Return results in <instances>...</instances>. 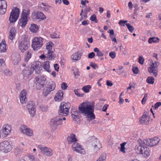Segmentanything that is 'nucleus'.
<instances>
[{
	"label": "nucleus",
	"instance_id": "1",
	"mask_svg": "<svg viewBox=\"0 0 161 161\" xmlns=\"http://www.w3.org/2000/svg\"><path fill=\"white\" fill-rule=\"evenodd\" d=\"M94 107L89 105L86 103H83L79 106V112L75 111L74 113L71 112L72 117L75 118V117L79 119L78 114H83L85 116H87V119L89 121L94 119L95 118L93 113Z\"/></svg>",
	"mask_w": 161,
	"mask_h": 161
},
{
	"label": "nucleus",
	"instance_id": "2",
	"mask_svg": "<svg viewBox=\"0 0 161 161\" xmlns=\"http://www.w3.org/2000/svg\"><path fill=\"white\" fill-rule=\"evenodd\" d=\"M89 145L93 150L96 152L102 147L101 144L95 137H90L88 138Z\"/></svg>",
	"mask_w": 161,
	"mask_h": 161
},
{
	"label": "nucleus",
	"instance_id": "3",
	"mask_svg": "<svg viewBox=\"0 0 161 161\" xmlns=\"http://www.w3.org/2000/svg\"><path fill=\"white\" fill-rule=\"evenodd\" d=\"M44 39L42 37H35L32 40L31 47L33 49L37 51L42 46Z\"/></svg>",
	"mask_w": 161,
	"mask_h": 161
},
{
	"label": "nucleus",
	"instance_id": "4",
	"mask_svg": "<svg viewBox=\"0 0 161 161\" xmlns=\"http://www.w3.org/2000/svg\"><path fill=\"white\" fill-rule=\"evenodd\" d=\"M62 123V119L59 116H56L52 119L50 125L52 130H55Z\"/></svg>",
	"mask_w": 161,
	"mask_h": 161
},
{
	"label": "nucleus",
	"instance_id": "5",
	"mask_svg": "<svg viewBox=\"0 0 161 161\" xmlns=\"http://www.w3.org/2000/svg\"><path fill=\"white\" fill-rule=\"evenodd\" d=\"M30 14V10H24L21 15L20 19H19L18 25L22 27H25L28 21V16Z\"/></svg>",
	"mask_w": 161,
	"mask_h": 161
},
{
	"label": "nucleus",
	"instance_id": "6",
	"mask_svg": "<svg viewBox=\"0 0 161 161\" xmlns=\"http://www.w3.org/2000/svg\"><path fill=\"white\" fill-rule=\"evenodd\" d=\"M20 14L19 9L17 7L13 8L10 13L9 20L10 23L15 22L18 19Z\"/></svg>",
	"mask_w": 161,
	"mask_h": 161
},
{
	"label": "nucleus",
	"instance_id": "7",
	"mask_svg": "<svg viewBox=\"0 0 161 161\" xmlns=\"http://www.w3.org/2000/svg\"><path fill=\"white\" fill-rule=\"evenodd\" d=\"M29 41L26 39H21L18 42V47L22 52L26 51L30 46Z\"/></svg>",
	"mask_w": 161,
	"mask_h": 161
},
{
	"label": "nucleus",
	"instance_id": "8",
	"mask_svg": "<svg viewBox=\"0 0 161 161\" xmlns=\"http://www.w3.org/2000/svg\"><path fill=\"white\" fill-rule=\"evenodd\" d=\"M160 139L157 137H155L152 139H147L142 141V144H144L147 146L153 147L157 145L160 142Z\"/></svg>",
	"mask_w": 161,
	"mask_h": 161
},
{
	"label": "nucleus",
	"instance_id": "9",
	"mask_svg": "<svg viewBox=\"0 0 161 161\" xmlns=\"http://www.w3.org/2000/svg\"><path fill=\"white\" fill-rule=\"evenodd\" d=\"M12 149V146L7 141H4L0 143V151L6 153L10 152Z\"/></svg>",
	"mask_w": 161,
	"mask_h": 161
},
{
	"label": "nucleus",
	"instance_id": "10",
	"mask_svg": "<svg viewBox=\"0 0 161 161\" xmlns=\"http://www.w3.org/2000/svg\"><path fill=\"white\" fill-rule=\"evenodd\" d=\"M31 68V70H33V72L35 71V73L39 74L42 69L41 63L38 61L34 62Z\"/></svg>",
	"mask_w": 161,
	"mask_h": 161
},
{
	"label": "nucleus",
	"instance_id": "11",
	"mask_svg": "<svg viewBox=\"0 0 161 161\" xmlns=\"http://www.w3.org/2000/svg\"><path fill=\"white\" fill-rule=\"evenodd\" d=\"M36 106L35 103L32 101L28 102L27 108L31 117H33L36 111Z\"/></svg>",
	"mask_w": 161,
	"mask_h": 161
},
{
	"label": "nucleus",
	"instance_id": "12",
	"mask_svg": "<svg viewBox=\"0 0 161 161\" xmlns=\"http://www.w3.org/2000/svg\"><path fill=\"white\" fill-rule=\"evenodd\" d=\"M38 147L40 149L43 154L47 156H51L53 153L52 149L46 147H43L42 145H38Z\"/></svg>",
	"mask_w": 161,
	"mask_h": 161
},
{
	"label": "nucleus",
	"instance_id": "13",
	"mask_svg": "<svg viewBox=\"0 0 161 161\" xmlns=\"http://www.w3.org/2000/svg\"><path fill=\"white\" fill-rule=\"evenodd\" d=\"M36 85L39 86L38 88H42L44 86V85L45 84L46 78L45 77L42 76H39L36 77Z\"/></svg>",
	"mask_w": 161,
	"mask_h": 161
},
{
	"label": "nucleus",
	"instance_id": "14",
	"mask_svg": "<svg viewBox=\"0 0 161 161\" xmlns=\"http://www.w3.org/2000/svg\"><path fill=\"white\" fill-rule=\"evenodd\" d=\"M73 150L82 154H85V150L77 142L74 143L72 146Z\"/></svg>",
	"mask_w": 161,
	"mask_h": 161
},
{
	"label": "nucleus",
	"instance_id": "15",
	"mask_svg": "<svg viewBox=\"0 0 161 161\" xmlns=\"http://www.w3.org/2000/svg\"><path fill=\"white\" fill-rule=\"evenodd\" d=\"M21 132L27 136H31L33 135V131L30 128L25 125H22L20 129Z\"/></svg>",
	"mask_w": 161,
	"mask_h": 161
},
{
	"label": "nucleus",
	"instance_id": "16",
	"mask_svg": "<svg viewBox=\"0 0 161 161\" xmlns=\"http://www.w3.org/2000/svg\"><path fill=\"white\" fill-rule=\"evenodd\" d=\"M11 130V126L6 125H4L3 127L1 132L3 134V136L5 137L7 136L10 133Z\"/></svg>",
	"mask_w": 161,
	"mask_h": 161
},
{
	"label": "nucleus",
	"instance_id": "17",
	"mask_svg": "<svg viewBox=\"0 0 161 161\" xmlns=\"http://www.w3.org/2000/svg\"><path fill=\"white\" fill-rule=\"evenodd\" d=\"M148 113L145 111L142 116V124L147 125L149 124L150 118L148 117Z\"/></svg>",
	"mask_w": 161,
	"mask_h": 161
},
{
	"label": "nucleus",
	"instance_id": "18",
	"mask_svg": "<svg viewBox=\"0 0 161 161\" xmlns=\"http://www.w3.org/2000/svg\"><path fill=\"white\" fill-rule=\"evenodd\" d=\"M144 144H142V155L143 157H147L150 154V151L149 148L144 146Z\"/></svg>",
	"mask_w": 161,
	"mask_h": 161
},
{
	"label": "nucleus",
	"instance_id": "19",
	"mask_svg": "<svg viewBox=\"0 0 161 161\" xmlns=\"http://www.w3.org/2000/svg\"><path fill=\"white\" fill-rule=\"evenodd\" d=\"M157 66H155L154 63H152L148 68V71L150 73H152L153 75L156 77L157 75L158 70L157 69Z\"/></svg>",
	"mask_w": 161,
	"mask_h": 161
},
{
	"label": "nucleus",
	"instance_id": "20",
	"mask_svg": "<svg viewBox=\"0 0 161 161\" xmlns=\"http://www.w3.org/2000/svg\"><path fill=\"white\" fill-rule=\"evenodd\" d=\"M70 106V104L69 103L63 102L61 103L58 110V114H61L63 112V110L69 109Z\"/></svg>",
	"mask_w": 161,
	"mask_h": 161
},
{
	"label": "nucleus",
	"instance_id": "21",
	"mask_svg": "<svg viewBox=\"0 0 161 161\" xmlns=\"http://www.w3.org/2000/svg\"><path fill=\"white\" fill-rule=\"evenodd\" d=\"M22 73L25 77H28L33 74V70L29 67H25L22 69Z\"/></svg>",
	"mask_w": 161,
	"mask_h": 161
},
{
	"label": "nucleus",
	"instance_id": "22",
	"mask_svg": "<svg viewBox=\"0 0 161 161\" xmlns=\"http://www.w3.org/2000/svg\"><path fill=\"white\" fill-rule=\"evenodd\" d=\"M26 92L25 90H22L20 94L19 98L20 102L22 104L26 103L27 100L26 97Z\"/></svg>",
	"mask_w": 161,
	"mask_h": 161
},
{
	"label": "nucleus",
	"instance_id": "23",
	"mask_svg": "<svg viewBox=\"0 0 161 161\" xmlns=\"http://www.w3.org/2000/svg\"><path fill=\"white\" fill-rule=\"evenodd\" d=\"M63 95L64 92L62 90L58 91L54 98L55 100L58 102L61 101L63 98Z\"/></svg>",
	"mask_w": 161,
	"mask_h": 161
},
{
	"label": "nucleus",
	"instance_id": "24",
	"mask_svg": "<svg viewBox=\"0 0 161 161\" xmlns=\"http://www.w3.org/2000/svg\"><path fill=\"white\" fill-rule=\"evenodd\" d=\"M82 51H80L77 52L75 53L72 55L71 56V58L73 60H80L81 55L82 54Z\"/></svg>",
	"mask_w": 161,
	"mask_h": 161
},
{
	"label": "nucleus",
	"instance_id": "25",
	"mask_svg": "<svg viewBox=\"0 0 161 161\" xmlns=\"http://www.w3.org/2000/svg\"><path fill=\"white\" fill-rule=\"evenodd\" d=\"M76 136L73 134H71L70 136L67 137V141L68 143L70 144L73 142L77 141V138L75 137Z\"/></svg>",
	"mask_w": 161,
	"mask_h": 161
},
{
	"label": "nucleus",
	"instance_id": "26",
	"mask_svg": "<svg viewBox=\"0 0 161 161\" xmlns=\"http://www.w3.org/2000/svg\"><path fill=\"white\" fill-rule=\"evenodd\" d=\"M6 50V42L4 40H3L0 44V53L5 52Z\"/></svg>",
	"mask_w": 161,
	"mask_h": 161
},
{
	"label": "nucleus",
	"instance_id": "27",
	"mask_svg": "<svg viewBox=\"0 0 161 161\" xmlns=\"http://www.w3.org/2000/svg\"><path fill=\"white\" fill-rule=\"evenodd\" d=\"M16 31L15 29L12 27L9 31V38L10 40H13L16 35Z\"/></svg>",
	"mask_w": 161,
	"mask_h": 161
},
{
	"label": "nucleus",
	"instance_id": "28",
	"mask_svg": "<svg viewBox=\"0 0 161 161\" xmlns=\"http://www.w3.org/2000/svg\"><path fill=\"white\" fill-rule=\"evenodd\" d=\"M138 145H136L135 147V149L138 154H141V139H139L137 140Z\"/></svg>",
	"mask_w": 161,
	"mask_h": 161
},
{
	"label": "nucleus",
	"instance_id": "29",
	"mask_svg": "<svg viewBox=\"0 0 161 161\" xmlns=\"http://www.w3.org/2000/svg\"><path fill=\"white\" fill-rule=\"evenodd\" d=\"M50 67L48 61H46L44 62L43 64V67L46 71L49 72H50Z\"/></svg>",
	"mask_w": 161,
	"mask_h": 161
},
{
	"label": "nucleus",
	"instance_id": "30",
	"mask_svg": "<svg viewBox=\"0 0 161 161\" xmlns=\"http://www.w3.org/2000/svg\"><path fill=\"white\" fill-rule=\"evenodd\" d=\"M36 18L37 19H40L42 20L46 19V16L42 12L40 11H38L36 13Z\"/></svg>",
	"mask_w": 161,
	"mask_h": 161
},
{
	"label": "nucleus",
	"instance_id": "31",
	"mask_svg": "<svg viewBox=\"0 0 161 161\" xmlns=\"http://www.w3.org/2000/svg\"><path fill=\"white\" fill-rule=\"evenodd\" d=\"M159 39L158 37H150L148 40L149 43L151 44L152 43H157L159 42Z\"/></svg>",
	"mask_w": 161,
	"mask_h": 161
},
{
	"label": "nucleus",
	"instance_id": "32",
	"mask_svg": "<svg viewBox=\"0 0 161 161\" xmlns=\"http://www.w3.org/2000/svg\"><path fill=\"white\" fill-rule=\"evenodd\" d=\"M47 87L50 89V91H53L54 90L56 85L54 82L52 81L49 82Z\"/></svg>",
	"mask_w": 161,
	"mask_h": 161
},
{
	"label": "nucleus",
	"instance_id": "33",
	"mask_svg": "<svg viewBox=\"0 0 161 161\" xmlns=\"http://www.w3.org/2000/svg\"><path fill=\"white\" fill-rule=\"evenodd\" d=\"M30 29L31 32L34 33L36 32L38 30V27L36 24H32L31 25Z\"/></svg>",
	"mask_w": 161,
	"mask_h": 161
},
{
	"label": "nucleus",
	"instance_id": "34",
	"mask_svg": "<svg viewBox=\"0 0 161 161\" xmlns=\"http://www.w3.org/2000/svg\"><path fill=\"white\" fill-rule=\"evenodd\" d=\"M55 56L54 54L53 51L48 52L47 54V58L49 60L54 59Z\"/></svg>",
	"mask_w": 161,
	"mask_h": 161
},
{
	"label": "nucleus",
	"instance_id": "35",
	"mask_svg": "<svg viewBox=\"0 0 161 161\" xmlns=\"http://www.w3.org/2000/svg\"><path fill=\"white\" fill-rule=\"evenodd\" d=\"M20 60L19 56L18 54H17V56L13 58L12 63L14 65H17L19 63Z\"/></svg>",
	"mask_w": 161,
	"mask_h": 161
},
{
	"label": "nucleus",
	"instance_id": "36",
	"mask_svg": "<svg viewBox=\"0 0 161 161\" xmlns=\"http://www.w3.org/2000/svg\"><path fill=\"white\" fill-rule=\"evenodd\" d=\"M14 150V153L16 156L19 155L22 152V149L18 147H15Z\"/></svg>",
	"mask_w": 161,
	"mask_h": 161
},
{
	"label": "nucleus",
	"instance_id": "37",
	"mask_svg": "<svg viewBox=\"0 0 161 161\" xmlns=\"http://www.w3.org/2000/svg\"><path fill=\"white\" fill-rule=\"evenodd\" d=\"M31 57V53L30 52H27L25 57V62L28 61Z\"/></svg>",
	"mask_w": 161,
	"mask_h": 161
},
{
	"label": "nucleus",
	"instance_id": "38",
	"mask_svg": "<svg viewBox=\"0 0 161 161\" xmlns=\"http://www.w3.org/2000/svg\"><path fill=\"white\" fill-rule=\"evenodd\" d=\"M91 88V86L90 85H87L84 86L82 88V90L86 93L88 92Z\"/></svg>",
	"mask_w": 161,
	"mask_h": 161
},
{
	"label": "nucleus",
	"instance_id": "39",
	"mask_svg": "<svg viewBox=\"0 0 161 161\" xmlns=\"http://www.w3.org/2000/svg\"><path fill=\"white\" fill-rule=\"evenodd\" d=\"M146 81L147 83L153 84L154 82V78L152 76H149L147 78Z\"/></svg>",
	"mask_w": 161,
	"mask_h": 161
},
{
	"label": "nucleus",
	"instance_id": "40",
	"mask_svg": "<svg viewBox=\"0 0 161 161\" xmlns=\"http://www.w3.org/2000/svg\"><path fill=\"white\" fill-rule=\"evenodd\" d=\"M52 91H50V89H49L47 87L45 88L43 90V95L45 96H47L48 94L50 92Z\"/></svg>",
	"mask_w": 161,
	"mask_h": 161
},
{
	"label": "nucleus",
	"instance_id": "41",
	"mask_svg": "<svg viewBox=\"0 0 161 161\" xmlns=\"http://www.w3.org/2000/svg\"><path fill=\"white\" fill-rule=\"evenodd\" d=\"M53 44L52 42H48L46 45V49L47 50L48 52L52 51L51 49H52V46Z\"/></svg>",
	"mask_w": 161,
	"mask_h": 161
},
{
	"label": "nucleus",
	"instance_id": "42",
	"mask_svg": "<svg viewBox=\"0 0 161 161\" xmlns=\"http://www.w3.org/2000/svg\"><path fill=\"white\" fill-rule=\"evenodd\" d=\"M0 7L7 8V4L5 0H0Z\"/></svg>",
	"mask_w": 161,
	"mask_h": 161
},
{
	"label": "nucleus",
	"instance_id": "43",
	"mask_svg": "<svg viewBox=\"0 0 161 161\" xmlns=\"http://www.w3.org/2000/svg\"><path fill=\"white\" fill-rule=\"evenodd\" d=\"M126 144V142H124L120 144V151L123 153H125V145Z\"/></svg>",
	"mask_w": 161,
	"mask_h": 161
},
{
	"label": "nucleus",
	"instance_id": "44",
	"mask_svg": "<svg viewBox=\"0 0 161 161\" xmlns=\"http://www.w3.org/2000/svg\"><path fill=\"white\" fill-rule=\"evenodd\" d=\"M125 25H126L129 31L131 33L133 32L134 29V27L131 26L129 23H126Z\"/></svg>",
	"mask_w": 161,
	"mask_h": 161
},
{
	"label": "nucleus",
	"instance_id": "45",
	"mask_svg": "<svg viewBox=\"0 0 161 161\" xmlns=\"http://www.w3.org/2000/svg\"><path fill=\"white\" fill-rule=\"evenodd\" d=\"M105 155L102 154L96 161H105Z\"/></svg>",
	"mask_w": 161,
	"mask_h": 161
},
{
	"label": "nucleus",
	"instance_id": "46",
	"mask_svg": "<svg viewBox=\"0 0 161 161\" xmlns=\"http://www.w3.org/2000/svg\"><path fill=\"white\" fill-rule=\"evenodd\" d=\"M90 19L93 21H94L96 23L98 22L97 20V17L95 14H93L92 15L90 18Z\"/></svg>",
	"mask_w": 161,
	"mask_h": 161
},
{
	"label": "nucleus",
	"instance_id": "47",
	"mask_svg": "<svg viewBox=\"0 0 161 161\" xmlns=\"http://www.w3.org/2000/svg\"><path fill=\"white\" fill-rule=\"evenodd\" d=\"M147 93H145L144 95V97L143 98L142 100V103L143 104H144L146 102V101L147 99Z\"/></svg>",
	"mask_w": 161,
	"mask_h": 161
},
{
	"label": "nucleus",
	"instance_id": "48",
	"mask_svg": "<svg viewBox=\"0 0 161 161\" xmlns=\"http://www.w3.org/2000/svg\"><path fill=\"white\" fill-rule=\"evenodd\" d=\"M51 37L52 38H58L59 36V35L56 32H53L50 34Z\"/></svg>",
	"mask_w": 161,
	"mask_h": 161
},
{
	"label": "nucleus",
	"instance_id": "49",
	"mask_svg": "<svg viewBox=\"0 0 161 161\" xmlns=\"http://www.w3.org/2000/svg\"><path fill=\"white\" fill-rule=\"evenodd\" d=\"M69 109H66L65 110H63V112L61 114H58L59 115L66 116L69 113Z\"/></svg>",
	"mask_w": 161,
	"mask_h": 161
},
{
	"label": "nucleus",
	"instance_id": "50",
	"mask_svg": "<svg viewBox=\"0 0 161 161\" xmlns=\"http://www.w3.org/2000/svg\"><path fill=\"white\" fill-rule=\"evenodd\" d=\"M116 56V53L114 51L111 52L109 53V56L112 59L114 58Z\"/></svg>",
	"mask_w": 161,
	"mask_h": 161
},
{
	"label": "nucleus",
	"instance_id": "51",
	"mask_svg": "<svg viewBox=\"0 0 161 161\" xmlns=\"http://www.w3.org/2000/svg\"><path fill=\"white\" fill-rule=\"evenodd\" d=\"M127 22V20H121L119 21V24L121 26H125V23Z\"/></svg>",
	"mask_w": 161,
	"mask_h": 161
},
{
	"label": "nucleus",
	"instance_id": "52",
	"mask_svg": "<svg viewBox=\"0 0 161 161\" xmlns=\"http://www.w3.org/2000/svg\"><path fill=\"white\" fill-rule=\"evenodd\" d=\"M6 11V8H3L0 7V14H3L5 13Z\"/></svg>",
	"mask_w": 161,
	"mask_h": 161
},
{
	"label": "nucleus",
	"instance_id": "53",
	"mask_svg": "<svg viewBox=\"0 0 161 161\" xmlns=\"http://www.w3.org/2000/svg\"><path fill=\"white\" fill-rule=\"evenodd\" d=\"M4 74L7 76L10 75L11 73L9 70L8 69L4 70Z\"/></svg>",
	"mask_w": 161,
	"mask_h": 161
},
{
	"label": "nucleus",
	"instance_id": "54",
	"mask_svg": "<svg viewBox=\"0 0 161 161\" xmlns=\"http://www.w3.org/2000/svg\"><path fill=\"white\" fill-rule=\"evenodd\" d=\"M91 10V8L89 6L86 7L84 10V13H87Z\"/></svg>",
	"mask_w": 161,
	"mask_h": 161
},
{
	"label": "nucleus",
	"instance_id": "55",
	"mask_svg": "<svg viewBox=\"0 0 161 161\" xmlns=\"http://www.w3.org/2000/svg\"><path fill=\"white\" fill-rule=\"evenodd\" d=\"M132 71L134 74H137L139 71V70L137 67H133L132 68Z\"/></svg>",
	"mask_w": 161,
	"mask_h": 161
},
{
	"label": "nucleus",
	"instance_id": "56",
	"mask_svg": "<svg viewBox=\"0 0 161 161\" xmlns=\"http://www.w3.org/2000/svg\"><path fill=\"white\" fill-rule=\"evenodd\" d=\"M161 105V102H158L155 103L154 105V108L155 109H157L158 107Z\"/></svg>",
	"mask_w": 161,
	"mask_h": 161
},
{
	"label": "nucleus",
	"instance_id": "57",
	"mask_svg": "<svg viewBox=\"0 0 161 161\" xmlns=\"http://www.w3.org/2000/svg\"><path fill=\"white\" fill-rule=\"evenodd\" d=\"M67 87V84L65 82H63L61 84L62 88L63 90L66 89Z\"/></svg>",
	"mask_w": 161,
	"mask_h": 161
},
{
	"label": "nucleus",
	"instance_id": "58",
	"mask_svg": "<svg viewBox=\"0 0 161 161\" xmlns=\"http://www.w3.org/2000/svg\"><path fill=\"white\" fill-rule=\"evenodd\" d=\"M95 55V53L94 52H92L89 53L88 54V58H92L93 57H94Z\"/></svg>",
	"mask_w": 161,
	"mask_h": 161
},
{
	"label": "nucleus",
	"instance_id": "59",
	"mask_svg": "<svg viewBox=\"0 0 161 161\" xmlns=\"http://www.w3.org/2000/svg\"><path fill=\"white\" fill-rule=\"evenodd\" d=\"M40 108L43 112L46 111L47 109V106H44L42 105L40 107Z\"/></svg>",
	"mask_w": 161,
	"mask_h": 161
},
{
	"label": "nucleus",
	"instance_id": "60",
	"mask_svg": "<svg viewBox=\"0 0 161 161\" xmlns=\"http://www.w3.org/2000/svg\"><path fill=\"white\" fill-rule=\"evenodd\" d=\"M109 106L107 104H105L103 106V108H102V111L104 112H106L107 109Z\"/></svg>",
	"mask_w": 161,
	"mask_h": 161
},
{
	"label": "nucleus",
	"instance_id": "61",
	"mask_svg": "<svg viewBox=\"0 0 161 161\" xmlns=\"http://www.w3.org/2000/svg\"><path fill=\"white\" fill-rule=\"evenodd\" d=\"M90 66L91 67H92L94 69H96V68H98L97 66V64H93L92 62L90 63Z\"/></svg>",
	"mask_w": 161,
	"mask_h": 161
},
{
	"label": "nucleus",
	"instance_id": "62",
	"mask_svg": "<svg viewBox=\"0 0 161 161\" xmlns=\"http://www.w3.org/2000/svg\"><path fill=\"white\" fill-rule=\"evenodd\" d=\"M74 74L75 76H78L79 75V72L78 71V69H75V71L74 72Z\"/></svg>",
	"mask_w": 161,
	"mask_h": 161
},
{
	"label": "nucleus",
	"instance_id": "63",
	"mask_svg": "<svg viewBox=\"0 0 161 161\" xmlns=\"http://www.w3.org/2000/svg\"><path fill=\"white\" fill-rule=\"evenodd\" d=\"M96 54L99 57H101L103 55V53L100 51H99L97 53H96Z\"/></svg>",
	"mask_w": 161,
	"mask_h": 161
},
{
	"label": "nucleus",
	"instance_id": "64",
	"mask_svg": "<svg viewBox=\"0 0 161 161\" xmlns=\"http://www.w3.org/2000/svg\"><path fill=\"white\" fill-rule=\"evenodd\" d=\"M106 84L108 86H112L113 84L111 81L107 80L106 81Z\"/></svg>",
	"mask_w": 161,
	"mask_h": 161
}]
</instances>
